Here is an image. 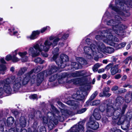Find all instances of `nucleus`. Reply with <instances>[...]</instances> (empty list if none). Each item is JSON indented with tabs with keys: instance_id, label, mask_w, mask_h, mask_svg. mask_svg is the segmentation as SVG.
Masks as SVG:
<instances>
[{
	"instance_id": "9b49d317",
	"label": "nucleus",
	"mask_w": 132,
	"mask_h": 132,
	"mask_svg": "<svg viewBox=\"0 0 132 132\" xmlns=\"http://www.w3.org/2000/svg\"><path fill=\"white\" fill-rule=\"evenodd\" d=\"M98 48L97 50L98 52H106L109 54H111L113 53L114 50V49L110 47H105V46L102 43H98L97 44Z\"/></svg>"
},
{
	"instance_id": "13d9d810",
	"label": "nucleus",
	"mask_w": 132,
	"mask_h": 132,
	"mask_svg": "<svg viewBox=\"0 0 132 132\" xmlns=\"http://www.w3.org/2000/svg\"><path fill=\"white\" fill-rule=\"evenodd\" d=\"M91 41V40L89 38L87 39L86 40V43L88 45L90 44Z\"/></svg>"
},
{
	"instance_id": "6e6552de",
	"label": "nucleus",
	"mask_w": 132,
	"mask_h": 132,
	"mask_svg": "<svg viewBox=\"0 0 132 132\" xmlns=\"http://www.w3.org/2000/svg\"><path fill=\"white\" fill-rule=\"evenodd\" d=\"M119 108V107L115 108L116 110L110 104H106L105 103L102 104L100 107V110L101 112L105 111L106 115L108 117H111L114 115L115 111Z\"/></svg>"
},
{
	"instance_id": "603ef678",
	"label": "nucleus",
	"mask_w": 132,
	"mask_h": 132,
	"mask_svg": "<svg viewBox=\"0 0 132 132\" xmlns=\"http://www.w3.org/2000/svg\"><path fill=\"white\" fill-rule=\"evenodd\" d=\"M69 36V35L68 34H65L62 36V39H66Z\"/></svg>"
},
{
	"instance_id": "c756f323",
	"label": "nucleus",
	"mask_w": 132,
	"mask_h": 132,
	"mask_svg": "<svg viewBox=\"0 0 132 132\" xmlns=\"http://www.w3.org/2000/svg\"><path fill=\"white\" fill-rule=\"evenodd\" d=\"M7 125L8 126H11L14 123V119L13 117H10L7 118Z\"/></svg>"
},
{
	"instance_id": "f03ea898",
	"label": "nucleus",
	"mask_w": 132,
	"mask_h": 132,
	"mask_svg": "<svg viewBox=\"0 0 132 132\" xmlns=\"http://www.w3.org/2000/svg\"><path fill=\"white\" fill-rule=\"evenodd\" d=\"M127 107V105L125 104L122 107V110L120 108H118L115 111L112 117V119L114 120H117L120 117L117 123L119 125H122L121 127L124 130L127 129L129 126V122L127 121H125V117L123 115Z\"/></svg>"
},
{
	"instance_id": "1a4fd4ad",
	"label": "nucleus",
	"mask_w": 132,
	"mask_h": 132,
	"mask_svg": "<svg viewBox=\"0 0 132 132\" xmlns=\"http://www.w3.org/2000/svg\"><path fill=\"white\" fill-rule=\"evenodd\" d=\"M97 43H95L97 46V48L94 44H90V47L85 46L84 47V53L89 56L88 58H90L92 56L96 55L97 53H98V51L97 50V48H98Z\"/></svg>"
},
{
	"instance_id": "c85d7f7f",
	"label": "nucleus",
	"mask_w": 132,
	"mask_h": 132,
	"mask_svg": "<svg viewBox=\"0 0 132 132\" xmlns=\"http://www.w3.org/2000/svg\"><path fill=\"white\" fill-rule=\"evenodd\" d=\"M19 123L22 127H24L26 126V120L25 118L23 117H21L19 120Z\"/></svg>"
},
{
	"instance_id": "473e14b6",
	"label": "nucleus",
	"mask_w": 132,
	"mask_h": 132,
	"mask_svg": "<svg viewBox=\"0 0 132 132\" xmlns=\"http://www.w3.org/2000/svg\"><path fill=\"white\" fill-rule=\"evenodd\" d=\"M17 50H15L13 54L12 57V60L13 62H16L20 60V59L18 58L16 56V55H17Z\"/></svg>"
},
{
	"instance_id": "a878e982",
	"label": "nucleus",
	"mask_w": 132,
	"mask_h": 132,
	"mask_svg": "<svg viewBox=\"0 0 132 132\" xmlns=\"http://www.w3.org/2000/svg\"><path fill=\"white\" fill-rule=\"evenodd\" d=\"M40 33V31L38 30L34 31L32 32L31 35L30 36L27 37V38L31 40L37 38V36L39 35Z\"/></svg>"
},
{
	"instance_id": "49530a36",
	"label": "nucleus",
	"mask_w": 132,
	"mask_h": 132,
	"mask_svg": "<svg viewBox=\"0 0 132 132\" xmlns=\"http://www.w3.org/2000/svg\"><path fill=\"white\" fill-rule=\"evenodd\" d=\"M113 64L112 63H110L108 64L105 68V70H109L110 68L113 67Z\"/></svg>"
},
{
	"instance_id": "6ab92c4d",
	"label": "nucleus",
	"mask_w": 132,
	"mask_h": 132,
	"mask_svg": "<svg viewBox=\"0 0 132 132\" xmlns=\"http://www.w3.org/2000/svg\"><path fill=\"white\" fill-rule=\"evenodd\" d=\"M110 89L109 87H106L104 88L102 90L103 93L100 94V96L101 97L104 96L108 97L111 95V94L109 93Z\"/></svg>"
},
{
	"instance_id": "f3484780",
	"label": "nucleus",
	"mask_w": 132,
	"mask_h": 132,
	"mask_svg": "<svg viewBox=\"0 0 132 132\" xmlns=\"http://www.w3.org/2000/svg\"><path fill=\"white\" fill-rule=\"evenodd\" d=\"M85 92L82 90H78L76 93L72 95L73 99L79 101L82 100L84 98Z\"/></svg>"
},
{
	"instance_id": "cd10ccee",
	"label": "nucleus",
	"mask_w": 132,
	"mask_h": 132,
	"mask_svg": "<svg viewBox=\"0 0 132 132\" xmlns=\"http://www.w3.org/2000/svg\"><path fill=\"white\" fill-rule=\"evenodd\" d=\"M93 115L95 119L97 120H99L101 118V116L100 113V111L98 109L94 110Z\"/></svg>"
},
{
	"instance_id": "09e8293b",
	"label": "nucleus",
	"mask_w": 132,
	"mask_h": 132,
	"mask_svg": "<svg viewBox=\"0 0 132 132\" xmlns=\"http://www.w3.org/2000/svg\"><path fill=\"white\" fill-rule=\"evenodd\" d=\"M12 57L11 55H8L6 57L5 59L7 61H9L11 59L12 60Z\"/></svg>"
},
{
	"instance_id": "20e7f679",
	"label": "nucleus",
	"mask_w": 132,
	"mask_h": 132,
	"mask_svg": "<svg viewBox=\"0 0 132 132\" xmlns=\"http://www.w3.org/2000/svg\"><path fill=\"white\" fill-rule=\"evenodd\" d=\"M59 51V48L57 47L53 51L52 53L53 54V56L51 61H55L59 67L62 68L66 66V62L69 61V59L66 55L62 54L61 55L59 59H57L58 58Z\"/></svg>"
},
{
	"instance_id": "3c124183",
	"label": "nucleus",
	"mask_w": 132,
	"mask_h": 132,
	"mask_svg": "<svg viewBox=\"0 0 132 132\" xmlns=\"http://www.w3.org/2000/svg\"><path fill=\"white\" fill-rule=\"evenodd\" d=\"M118 87L117 86H113L111 89L112 91H116L118 89Z\"/></svg>"
},
{
	"instance_id": "2eb2a0df",
	"label": "nucleus",
	"mask_w": 132,
	"mask_h": 132,
	"mask_svg": "<svg viewBox=\"0 0 132 132\" xmlns=\"http://www.w3.org/2000/svg\"><path fill=\"white\" fill-rule=\"evenodd\" d=\"M21 78L20 77L16 78L14 79L11 84H13V91L16 92H17L21 88Z\"/></svg>"
},
{
	"instance_id": "bf43d9fd",
	"label": "nucleus",
	"mask_w": 132,
	"mask_h": 132,
	"mask_svg": "<svg viewBox=\"0 0 132 132\" xmlns=\"http://www.w3.org/2000/svg\"><path fill=\"white\" fill-rule=\"evenodd\" d=\"M126 91V90L123 88L120 89L119 92L120 93H122L125 92Z\"/></svg>"
},
{
	"instance_id": "ea45409f",
	"label": "nucleus",
	"mask_w": 132,
	"mask_h": 132,
	"mask_svg": "<svg viewBox=\"0 0 132 132\" xmlns=\"http://www.w3.org/2000/svg\"><path fill=\"white\" fill-rule=\"evenodd\" d=\"M100 66V65L98 63H96L95 65L93 68V69L94 72H96L98 70V68Z\"/></svg>"
},
{
	"instance_id": "393cba45",
	"label": "nucleus",
	"mask_w": 132,
	"mask_h": 132,
	"mask_svg": "<svg viewBox=\"0 0 132 132\" xmlns=\"http://www.w3.org/2000/svg\"><path fill=\"white\" fill-rule=\"evenodd\" d=\"M27 54L26 52H19V55L21 57V60L22 62H27L28 60V57L26 56Z\"/></svg>"
},
{
	"instance_id": "f704fd0d",
	"label": "nucleus",
	"mask_w": 132,
	"mask_h": 132,
	"mask_svg": "<svg viewBox=\"0 0 132 132\" xmlns=\"http://www.w3.org/2000/svg\"><path fill=\"white\" fill-rule=\"evenodd\" d=\"M43 67L42 66H38L35 67L34 69L32 70L31 71H32V73L34 72L37 73L41 71L43 69Z\"/></svg>"
},
{
	"instance_id": "de8ad7c7",
	"label": "nucleus",
	"mask_w": 132,
	"mask_h": 132,
	"mask_svg": "<svg viewBox=\"0 0 132 132\" xmlns=\"http://www.w3.org/2000/svg\"><path fill=\"white\" fill-rule=\"evenodd\" d=\"M50 28L49 26H47L43 28L41 30L40 32L41 33H43L47 29L50 30Z\"/></svg>"
},
{
	"instance_id": "8fccbe9b",
	"label": "nucleus",
	"mask_w": 132,
	"mask_h": 132,
	"mask_svg": "<svg viewBox=\"0 0 132 132\" xmlns=\"http://www.w3.org/2000/svg\"><path fill=\"white\" fill-rule=\"evenodd\" d=\"M21 132H32V131L30 129H29L28 130V132H27V130L25 129H22L21 131ZM33 132H38L37 131H34Z\"/></svg>"
},
{
	"instance_id": "f8f14e48",
	"label": "nucleus",
	"mask_w": 132,
	"mask_h": 132,
	"mask_svg": "<svg viewBox=\"0 0 132 132\" xmlns=\"http://www.w3.org/2000/svg\"><path fill=\"white\" fill-rule=\"evenodd\" d=\"M77 61L78 62H72L71 66L72 68L74 69H78L82 68V65H85L87 64L86 61L81 57H77L76 58Z\"/></svg>"
},
{
	"instance_id": "e2e57ef3",
	"label": "nucleus",
	"mask_w": 132,
	"mask_h": 132,
	"mask_svg": "<svg viewBox=\"0 0 132 132\" xmlns=\"http://www.w3.org/2000/svg\"><path fill=\"white\" fill-rule=\"evenodd\" d=\"M22 130L21 128H16V131L17 132H21Z\"/></svg>"
},
{
	"instance_id": "680f3d73",
	"label": "nucleus",
	"mask_w": 132,
	"mask_h": 132,
	"mask_svg": "<svg viewBox=\"0 0 132 132\" xmlns=\"http://www.w3.org/2000/svg\"><path fill=\"white\" fill-rule=\"evenodd\" d=\"M111 59L114 62H116L118 59L116 57H115L114 56H112L111 57Z\"/></svg>"
},
{
	"instance_id": "4be33fe9",
	"label": "nucleus",
	"mask_w": 132,
	"mask_h": 132,
	"mask_svg": "<svg viewBox=\"0 0 132 132\" xmlns=\"http://www.w3.org/2000/svg\"><path fill=\"white\" fill-rule=\"evenodd\" d=\"M64 78L63 74L62 75L55 74L52 75L49 78V81L50 82H52L55 81L56 79L58 80Z\"/></svg>"
},
{
	"instance_id": "4468645a",
	"label": "nucleus",
	"mask_w": 132,
	"mask_h": 132,
	"mask_svg": "<svg viewBox=\"0 0 132 132\" xmlns=\"http://www.w3.org/2000/svg\"><path fill=\"white\" fill-rule=\"evenodd\" d=\"M112 31V30L111 29H109L105 31H103L101 34V36H100V35H96V36L95 38L98 40L102 39L103 41L106 43L104 41V39H108L109 38L110 36H109V35H110L111 36H112L111 32Z\"/></svg>"
},
{
	"instance_id": "423d86ee",
	"label": "nucleus",
	"mask_w": 132,
	"mask_h": 132,
	"mask_svg": "<svg viewBox=\"0 0 132 132\" xmlns=\"http://www.w3.org/2000/svg\"><path fill=\"white\" fill-rule=\"evenodd\" d=\"M56 115L51 112H48L47 114V117L43 116L42 117V123L43 124L48 123V126L50 130L53 129L54 126V124H57L58 123L57 117H55Z\"/></svg>"
},
{
	"instance_id": "338daca9",
	"label": "nucleus",
	"mask_w": 132,
	"mask_h": 132,
	"mask_svg": "<svg viewBox=\"0 0 132 132\" xmlns=\"http://www.w3.org/2000/svg\"><path fill=\"white\" fill-rule=\"evenodd\" d=\"M127 78V76H126L124 75L122 78V80L123 81L125 80Z\"/></svg>"
},
{
	"instance_id": "dca6fc26",
	"label": "nucleus",
	"mask_w": 132,
	"mask_h": 132,
	"mask_svg": "<svg viewBox=\"0 0 132 132\" xmlns=\"http://www.w3.org/2000/svg\"><path fill=\"white\" fill-rule=\"evenodd\" d=\"M87 73L86 71H82L80 73L76 71L70 74H68L67 73H64L63 74V75L64 76V78L66 77L68 78L71 77H74L79 76H80L86 75L87 74Z\"/></svg>"
},
{
	"instance_id": "aec40b11",
	"label": "nucleus",
	"mask_w": 132,
	"mask_h": 132,
	"mask_svg": "<svg viewBox=\"0 0 132 132\" xmlns=\"http://www.w3.org/2000/svg\"><path fill=\"white\" fill-rule=\"evenodd\" d=\"M32 71H30L24 75V76L22 81V83L23 85H26L28 83L30 78L31 75L32 74Z\"/></svg>"
},
{
	"instance_id": "052dcab7",
	"label": "nucleus",
	"mask_w": 132,
	"mask_h": 132,
	"mask_svg": "<svg viewBox=\"0 0 132 132\" xmlns=\"http://www.w3.org/2000/svg\"><path fill=\"white\" fill-rule=\"evenodd\" d=\"M41 54L43 56L45 57H47L48 56V54L46 53H42Z\"/></svg>"
},
{
	"instance_id": "58836bf2",
	"label": "nucleus",
	"mask_w": 132,
	"mask_h": 132,
	"mask_svg": "<svg viewBox=\"0 0 132 132\" xmlns=\"http://www.w3.org/2000/svg\"><path fill=\"white\" fill-rule=\"evenodd\" d=\"M76 101L71 100L67 101V103L68 105L71 106H74L76 104Z\"/></svg>"
},
{
	"instance_id": "7c9ffc66",
	"label": "nucleus",
	"mask_w": 132,
	"mask_h": 132,
	"mask_svg": "<svg viewBox=\"0 0 132 132\" xmlns=\"http://www.w3.org/2000/svg\"><path fill=\"white\" fill-rule=\"evenodd\" d=\"M98 94V92L97 91H96L92 95L89 99L86 102V103L87 105H89L90 102Z\"/></svg>"
},
{
	"instance_id": "9d476101",
	"label": "nucleus",
	"mask_w": 132,
	"mask_h": 132,
	"mask_svg": "<svg viewBox=\"0 0 132 132\" xmlns=\"http://www.w3.org/2000/svg\"><path fill=\"white\" fill-rule=\"evenodd\" d=\"M73 83L74 84H79L80 85H84L85 88L88 90L90 87V82L88 81L87 79L81 80L80 79H73L67 81V83Z\"/></svg>"
},
{
	"instance_id": "f257e3e1",
	"label": "nucleus",
	"mask_w": 132,
	"mask_h": 132,
	"mask_svg": "<svg viewBox=\"0 0 132 132\" xmlns=\"http://www.w3.org/2000/svg\"><path fill=\"white\" fill-rule=\"evenodd\" d=\"M49 40H46L44 44L39 45L38 44L34 45L33 47H30L29 50V55L32 57L39 56L40 52L42 51L45 52L48 51L51 46L52 48L56 46L60 39L58 37L51 36L49 38Z\"/></svg>"
},
{
	"instance_id": "79ce46f5",
	"label": "nucleus",
	"mask_w": 132,
	"mask_h": 132,
	"mask_svg": "<svg viewBox=\"0 0 132 132\" xmlns=\"http://www.w3.org/2000/svg\"><path fill=\"white\" fill-rule=\"evenodd\" d=\"M132 60V57L129 56L127 57L123 61V62L126 64L128 63V62L129 60Z\"/></svg>"
},
{
	"instance_id": "e433bc0d",
	"label": "nucleus",
	"mask_w": 132,
	"mask_h": 132,
	"mask_svg": "<svg viewBox=\"0 0 132 132\" xmlns=\"http://www.w3.org/2000/svg\"><path fill=\"white\" fill-rule=\"evenodd\" d=\"M100 101L99 100H95L92 102H90L89 104L92 106L97 105L100 104Z\"/></svg>"
},
{
	"instance_id": "72a5a7b5",
	"label": "nucleus",
	"mask_w": 132,
	"mask_h": 132,
	"mask_svg": "<svg viewBox=\"0 0 132 132\" xmlns=\"http://www.w3.org/2000/svg\"><path fill=\"white\" fill-rule=\"evenodd\" d=\"M27 68L25 67L21 68L18 72V75L19 76L21 75L24 73L27 70Z\"/></svg>"
},
{
	"instance_id": "ddd939ff",
	"label": "nucleus",
	"mask_w": 132,
	"mask_h": 132,
	"mask_svg": "<svg viewBox=\"0 0 132 132\" xmlns=\"http://www.w3.org/2000/svg\"><path fill=\"white\" fill-rule=\"evenodd\" d=\"M85 122V121L84 120L80 121L78 124L72 127L70 130L68 132H84L83 125Z\"/></svg>"
},
{
	"instance_id": "39448f33",
	"label": "nucleus",
	"mask_w": 132,
	"mask_h": 132,
	"mask_svg": "<svg viewBox=\"0 0 132 132\" xmlns=\"http://www.w3.org/2000/svg\"><path fill=\"white\" fill-rule=\"evenodd\" d=\"M15 78V76L12 75L4 80L0 81V95L2 94L4 91L8 94L12 93V90L11 86Z\"/></svg>"
},
{
	"instance_id": "a211bd4d",
	"label": "nucleus",
	"mask_w": 132,
	"mask_h": 132,
	"mask_svg": "<svg viewBox=\"0 0 132 132\" xmlns=\"http://www.w3.org/2000/svg\"><path fill=\"white\" fill-rule=\"evenodd\" d=\"M58 68L54 64H52L49 66L48 70L46 71V76H47L50 75L52 74L58 70Z\"/></svg>"
},
{
	"instance_id": "4c0bfd02",
	"label": "nucleus",
	"mask_w": 132,
	"mask_h": 132,
	"mask_svg": "<svg viewBox=\"0 0 132 132\" xmlns=\"http://www.w3.org/2000/svg\"><path fill=\"white\" fill-rule=\"evenodd\" d=\"M36 76L35 75L32 76L30 78V81L31 85H32L36 82Z\"/></svg>"
},
{
	"instance_id": "37998d69",
	"label": "nucleus",
	"mask_w": 132,
	"mask_h": 132,
	"mask_svg": "<svg viewBox=\"0 0 132 132\" xmlns=\"http://www.w3.org/2000/svg\"><path fill=\"white\" fill-rule=\"evenodd\" d=\"M14 28L9 29V30H11L10 33L11 35H15L17 33V31H14Z\"/></svg>"
},
{
	"instance_id": "b1692460",
	"label": "nucleus",
	"mask_w": 132,
	"mask_h": 132,
	"mask_svg": "<svg viewBox=\"0 0 132 132\" xmlns=\"http://www.w3.org/2000/svg\"><path fill=\"white\" fill-rule=\"evenodd\" d=\"M124 101V98L122 97L121 96L118 97L116 99V106L120 109V106L123 103Z\"/></svg>"
},
{
	"instance_id": "412c9836",
	"label": "nucleus",
	"mask_w": 132,
	"mask_h": 132,
	"mask_svg": "<svg viewBox=\"0 0 132 132\" xmlns=\"http://www.w3.org/2000/svg\"><path fill=\"white\" fill-rule=\"evenodd\" d=\"M87 125L89 127L93 130L97 129L99 127V123L95 121H90Z\"/></svg>"
},
{
	"instance_id": "a18cd8bd",
	"label": "nucleus",
	"mask_w": 132,
	"mask_h": 132,
	"mask_svg": "<svg viewBox=\"0 0 132 132\" xmlns=\"http://www.w3.org/2000/svg\"><path fill=\"white\" fill-rule=\"evenodd\" d=\"M40 132H46V130L44 126H41L39 128Z\"/></svg>"
},
{
	"instance_id": "4d7b16f0",
	"label": "nucleus",
	"mask_w": 132,
	"mask_h": 132,
	"mask_svg": "<svg viewBox=\"0 0 132 132\" xmlns=\"http://www.w3.org/2000/svg\"><path fill=\"white\" fill-rule=\"evenodd\" d=\"M102 120V122L104 123L108 121L107 118L105 117L103 118Z\"/></svg>"
},
{
	"instance_id": "5701e85b",
	"label": "nucleus",
	"mask_w": 132,
	"mask_h": 132,
	"mask_svg": "<svg viewBox=\"0 0 132 132\" xmlns=\"http://www.w3.org/2000/svg\"><path fill=\"white\" fill-rule=\"evenodd\" d=\"M45 71L41 72L38 74L37 78V82L38 84L41 83L44 79V75Z\"/></svg>"
},
{
	"instance_id": "774afa93",
	"label": "nucleus",
	"mask_w": 132,
	"mask_h": 132,
	"mask_svg": "<svg viewBox=\"0 0 132 132\" xmlns=\"http://www.w3.org/2000/svg\"><path fill=\"white\" fill-rule=\"evenodd\" d=\"M57 103L60 106L62 107H64V104L61 102L59 101L57 102Z\"/></svg>"
},
{
	"instance_id": "a19ab883",
	"label": "nucleus",
	"mask_w": 132,
	"mask_h": 132,
	"mask_svg": "<svg viewBox=\"0 0 132 132\" xmlns=\"http://www.w3.org/2000/svg\"><path fill=\"white\" fill-rule=\"evenodd\" d=\"M34 116L38 118H41L42 117L41 112L39 111H37L34 114Z\"/></svg>"
},
{
	"instance_id": "0eeeda50",
	"label": "nucleus",
	"mask_w": 132,
	"mask_h": 132,
	"mask_svg": "<svg viewBox=\"0 0 132 132\" xmlns=\"http://www.w3.org/2000/svg\"><path fill=\"white\" fill-rule=\"evenodd\" d=\"M109 35V36H110L109 38H108L107 39H104V42L107 44L114 46L117 49L123 47L126 45V43L125 42L119 44L115 42H118L119 39L115 36H113L112 35V36H111L110 35Z\"/></svg>"
},
{
	"instance_id": "c9c22d12",
	"label": "nucleus",
	"mask_w": 132,
	"mask_h": 132,
	"mask_svg": "<svg viewBox=\"0 0 132 132\" xmlns=\"http://www.w3.org/2000/svg\"><path fill=\"white\" fill-rule=\"evenodd\" d=\"M34 62L36 63L42 64L43 63L44 61L42 59L38 57L35 59Z\"/></svg>"
},
{
	"instance_id": "864d4df0",
	"label": "nucleus",
	"mask_w": 132,
	"mask_h": 132,
	"mask_svg": "<svg viewBox=\"0 0 132 132\" xmlns=\"http://www.w3.org/2000/svg\"><path fill=\"white\" fill-rule=\"evenodd\" d=\"M30 97L31 98L33 99H35L37 98V96L36 94H33L31 95Z\"/></svg>"
},
{
	"instance_id": "2f4dec72",
	"label": "nucleus",
	"mask_w": 132,
	"mask_h": 132,
	"mask_svg": "<svg viewBox=\"0 0 132 132\" xmlns=\"http://www.w3.org/2000/svg\"><path fill=\"white\" fill-rule=\"evenodd\" d=\"M6 69L7 68L5 65L3 64L0 65V71L1 74H5Z\"/></svg>"
},
{
	"instance_id": "0e129e2a",
	"label": "nucleus",
	"mask_w": 132,
	"mask_h": 132,
	"mask_svg": "<svg viewBox=\"0 0 132 132\" xmlns=\"http://www.w3.org/2000/svg\"><path fill=\"white\" fill-rule=\"evenodd\" d=\"M104 69H103L102 68L101 69H100L98 70V73H101L104 72Z\"/></svg>"
},
{
	"instance_id": "6e6d98bb",
	"label": "nucleus",
	"mask_w": 132,
	"mask_h": 132,
	"mask_svg": "<svg viewBox=\"0 0 132 132\" xmlns=\"http://www.w3.org/2000/svg\"><path fill=\"white\" fill-rule=\"evenodd\" d=\"M121 76L120 74H118L114 76V78L116 79H118L120 78Z\"/></svg>"
},
{
	"instance_id": "5fc2aeb1",
	"label": "nucleus",
	"mask_w": 132,
	"mask_h": 132,
	"mask_svg": "<svg viewBox=\"0 0 132 132\" xmlns=\"http://www.w3.org/2000/svg\"><path fill=\"white\" fill-rule=\"evenodd\" d=\"M38 125V122H35L33 125V127L35 129L36 128Z\"/></svg>"
},
{
	"instance_id": "7ed1b4c3",
	"label": "nucleus",
	"mask_w": 132,
	"mask_h": 132,
	"mask_svg": "<svg viewBox=\"0 0 132 132\" xmlns=\"http://www.w3.org/2000/svg\"><path fill=\"white\" fill-rule=\"evenodd\" d=\"M114 19H112L108 21L107 24L112 26L113 31L118 35H120V33L123 32V30L125 29L127 27L125 25L120 24V20L121 18L118 16H116Z\"/></svg>"
},
{
	"instance_id": "c03bdc74",
	"label": "nucleus",
	"mask_w": 132,
	"mask_h": 132,
	"mask_svg": "<svg viewBox=\"0 0 132 132\" xmlns=\"http://www.w3.org/2000/svg\"><path fill=\"white\" fill-rule=\"evenodd\" d=\"M86 110V108H84L81 109H80L77 111V114H81L85 112Z\"/></svg>"
},
{
	"instance_id": "bb28decb",
	"label": "nucleus",
	"mask_w": 132,
	"mask_h": 132,
	"mask_svg": "<svg viewBox=\"0 0 132 132\" xmlns=\"http://www.w3.org/2000/svg\"><path fill=\"white\" fill-rule=\"evenodd\" d=\"M118 64H117L113 67L111 69V74L114 75L118 72Z\"/></svg>"
},
{
	"instance_id": "69168bd1",
	"label": "nucleus",
	"mask_w": 132,
	"mask_h": 132,
	"mask_svg": "<svg viewBox=\"0 0 132 132\" xmlns=\"http://www.w3.org/2000/svg\"><path fill=\"white\" fill-rule=\"evenodd\" d=\"M123 87H128L129 88H130L131 87V86L129 84H127L124 85L123 86Z\"/></svg>"
}]
</instances>
